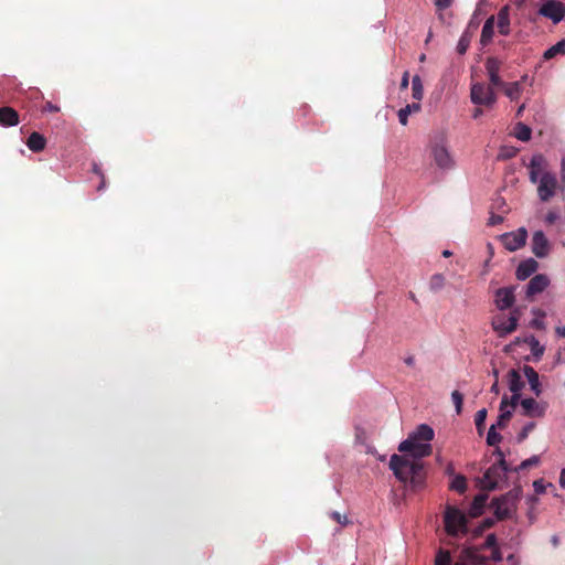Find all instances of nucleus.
Masks as SVG:
<instances>
[{"instance_id": "nucleus-1", "label": "nucleus", "mask_w": 565, "mask_h": 565, "mask_svg": "<svg viewBox=\"0 0 565 565\" xmlns=\"http://www.w3.org/2000/svg\"><path fill=\"white\" fill-rule=\"evenodd\" d=\"M390 468L399 481L406 482L409 480L414 490L423 487L425 471L422 461L409 459L407 455L399 456L395 454L391 457Z\"/></svg>"}, {"instance_id": "nucleus-2", "label": "nucleus", "mask_w": 565, "mask_h": 565, "mask_svg": "<svg viewBox=\"0 0 565 565\" xmlns=\"http://www.w3.org/2000/svg\"><path fill=\"white\" fill-rule=\"evenodd\" d=\"M430 157L435 164L443 170H450L455 166L447 145V137L444 132L435 134L429 141Z\"/></svg>"}, {"instance_id": "nucleus-3", "label": "nucleus", "mask_w": 565, "mask_h": 565, "mask_svg": "<svg viewBox=\"0 0 565 565\" xmlns=\"http://www.w3.org/2000/svg\"><path fill=\"white\" fill-rule=\"evenodd\" d=\"M522 495V489L515 487L492 500L491 505L498 520H505L513 516L516 512L518 502Z\"/></svg>"}, {"instance_id": "nucleus-4", "label": "nucleus", "mask_w": 565, "mask_h": 565, "mask_svg": "<svg viewBox=\"0 0 565 565\" xmlns=\"http://www.w3.org/2000/svg\"><path fill=\"white\" fill-rule=\"evenodd\" d=\"M445 530L451 536L468 533L466 514L455 508L447 507L444 514Z\"/></svg>"}, {"instance_id": "nucleus-5", "label": "nucleus", "mask_w": 565, "mask_h": 565, "mask_svg": "<svg viewBox=\"0 0 565 565\" xmlns=\"http://www.w3.org/2000/svg\"><path fill=\"white\" fill-rule=\"evenodd\" d=\"M470 98L475 105L492 107L497 103L494 87L484 83H475L471 85Z\"/></svg>"}, {"instance_id": "nucleus-6", "label": "nucleus", "mask_w": 565, "mask_h": 565, "mask_svg": "<svg viewBox=\"0 0 565 565\" xmlns=\"http://www.w3.org/2000/svg\"><path fill=\"white\" fill-rule=\"evenodd\" d=\"M398 451L407 455L409 459L420 461L422 458L431 454V446L429 444H420L414 440V438H407L399 444Z\"/></svg>"}, {"instance_id": "nucleus-7", "label": "nucleus", "mask_w": 565, "mask_h": 565, "mask_svg": "<svg viewBox=\"0 0 565 565\" xmlns=\"http://www.w3.org/2000/svg\"><path fill=\"white\" fill-rule=\"evenodd\" d=\"M519 316L518 310L512 311L510 316L498 315L492 320V327L500 337L507 335L516 329Z\"/></svg>"}, {"instance_id": "nucleus-8", "label": "nucleus", "mask_w": 565, "mask_h": 565, "mask_svg": "<svg viewBox=\"0 0 565 565\" xmlns=\"http://www.w3.org/2000/svg\"><path fill=\"white\" fill-rule=\"evenodd\" d=\"M511 470L512 469L509 467V465H500L499 462L493 463L483 473V488L488 490H494L502 477Z\"/></svg>"}, {"instance_id": "nucleus-9", "label": "nucleus", "mask_w": 565, "mask_h": 565, "mask_svg": "<svg viewBox=\"0 0 565 565\" xmlns=\"http://www.w3.org/2000/svg\"><path fill=\"white\" fill-rule=\"evenodd\" d=\"M539 14L551 19L553 23L557 24L565 18V4L561 1L547 0L539 9Z\"/></svg>"}, {"instance_id": "nucleus-10", "label": "nucleus", "mask_w": 565, "mask_h": 565, "mask_svg": "<svg viewBox=\"0 0 565 565\" xmlns=\"http://www.w3.org/2000/svg\"><path fill=\"white\" fill-rule=\"evenodd\" d=\"M527 232L521 227L514 232L504 233L500 236L502 245L510 252H515L525 245Z\"/></svg>"}, {"instance_id": "nucleus-11", "label": "nucleus", "mask_w": 565, "mask_h": 565, "mask_svg": "<svg viewBox=\"0 0 565 565\" xmlns=\"http://www.w3.org/2000/svg\"><path fill=\"white\" fill-rule=\"evenodd\" d=\"M556 178L552 173H543L540 179V183L537 186V193L542 201H548L554 194L556 189Z\"/></svg>"}, {"instance_id": "nucleus-12", "label": "nucleus", "mask_w": 565, "mask_h": 565, "mask_svg": "<svg viewBox=\"0 0 565 565\" xmlns=\"http://www.w3.org/2000/svg\"><path fill=\"white\" fill-rule=\"evenodd\" d=\"M501 61L497 57H488L484 64L488 77H489V85L493 86L494 88H500L501 85H504V82L500 77V70H501Z\"/></svg>"}, {"instance_id": "nucleus-13", "label": "nucleus", "mask_w": 565, "mask_h": 565, "mask_svg": "<svg viewBox=\"0 0 565 565\" xmlns=\"http://www.w3.org/2000/svg\"><path fill=\"white\" fill-rule=\"evenodd\" d=\"M515 287H502L495 291L494 302L499 310H505L513 306Z\"/></svg>"}, {"instance_id": "nucleus-14", "label": "nucleus", "mask_w": 565, "mask_h": 565, "mask_svg": "<svg viewBox=\"0 0 565 565\" xmlns=\"http://www.w3.org/2000/svg\"><path fill=\"white\" fill-rule=\"evenodd\" d=\"M551 244L542 231H536L532 237V252L539 258H544L548 255Z\"/></svg>"}, {"instance_id": "nucleus-15", "label": "nucleus", "mask_w": 565, "mask_h": 565, "mask_svg": "<svg viewBox=\"0 0 565 565\" xmlns=\"http://www.w3.org/2000/svg\"><path fill=\"white\" fill-rule=\"evenodd\" d=\"M550 285V278L545 274H537L532 277L526 286L525 296L527 299L533 298L535 295L544 291Z\"/></svg>"}, {"instance_id": "nucleus-16", "label": "nucleus", "mask_w": 565, "mask_h": 565, "mask_svg": "<svg viewBox=\"0 0 565 565\" xmlns=\"http://www.w3.org/2000/svg\"><path fill=\"white\" fill-rule=\"evenodd\" d=\"M520 404L523 408L524 415L530 417H541L544 415L546 409L545 404H540L532 397L523 398Z\"/></svg>"}, {"instance_id": "nucleus-17", "label": "nucleus", "mask_w": 565, "mask_h": 565, "mask_svg": "<svg viewBox=\"0 0 565 565\" xmlns=\"http://www.w3.org/2000/svg\"><path fill=\"white\" fill-rule=\"evenodd\" d=\"M527 79V76H522L521 81L505 83L500 88L503 89L504 95L512 102L518 100L523 92V82Z\"/></svg>"}, {"instance_id": "nucleus-18", "label": "nucleus", "mask_w": 565, "mask_h": 565, "mask_svg": "<svg viewBox=\"0 0 565 565\" xmlns=\"http://www.w3.org/2000/svg\"><path fill=\"white\" fill-rule=\"evenodd\" d=\"M20 122L19 114L10 106L0 107V126L13 127Z\"/></svg>"}, {"instance_id": "nucleus-19", "label": "nucleus", "mask_w": 565, "mask_h": 565, "mask_svg": "<svg viewBox=\"0 0 565 565\" xmlns=\"http://www.w3.org/2000/svg\"><path fill=\"white\" fill-rule=\"evenodd\" d=\"M539 264L535 259L529 258L521 262L516 268V278L519 280H525L531 277L537 269Z\"/></svg>"}, {"instance_id": "nucleus-20", "label": "nucleus", "mask_w": 565, "mask_h": 565, "mask_svg": "<svg viewBox=\"0 0 565 565\" xmlns=\"http://www.w3.org/2000/svg\"><path fill=\"white\" fill-rule=\"evenodd\" d=\"M508 395H503L502 401L500 403V415L498 417L497 423L494 424L497 428L503 429L507 427L509 420L512 417V411L508 409Z\"/></svg>"}, {"instance_id": "nucleus-21", "label": "nucleus", "mask_w": 565, "mask_h": 565, "mask_svg": "<svg viewBox=\"0 0 565 565\" xmlns=\"http://www.w3.org/2000/svg\"><path fill=\"white\" fill-rule=\"evenodd\" d=\"M523 373L527 379L531 390L534 392L536 396H540L542 390L537 372L532 366L524 365Z\"/></svg>"}, {"instance_id": "nucleus-22", "label": "nucleus", "mask_w": 565, "mask_h": 565, "mask_svg": "<svg viewBox=\"0 0 565 565\" xmlns=\"http://www.w3.org/2000/svg\"><path fill=\"white\" fill-rule=\"evenodd\" d=\"M28 148L33 152H40L45 149L46 139L43 135L34 131L32 132L26 140Z\"/></svg>"}, {"instance_id": "nucleus-23", "label": "nucleus", "mask_w": 565, "mask_h": 565, "mask_svg": "<svg viewBox=\"0 0 565 565\" xmlns=\"http://www.w3.org/2000/svg\"><path fill=\"white\" fill-rule=\"evenodd\" d=\"M544 163V158L541 154L533 156L530 163V180L532 183H537L540 174L542 172V167Z\"/></svg>"}, {"instance_id": "nucleus-24", "label": "nucleus", "mask_w": 565, "mask_h": 565, "mask_svg": "<svg viewBox=\"0 0 565 565\" xmlns=\"http://www.w3.org/2000/svg\"><path fill=\"white\" fill-rule=\"evenodd\" d=\"M434 429L426 425L422 424L419 425L416 430L408 436V438H414V440H424V441H430L434 438Z\"/></svg>"}, {"instance_id": "nucleus-25", "label": "nucleus", "mask_w": 565, "mask_h": 565, "mask_svg": "<svg viewBox=\"0 0 565 565\" xmlns=\"http://www.w3.org/2000/svg\"><path fill=\"white\" fill-rule=\"evenodd\" d=\"M493 33H494V17L491 15L486 20V22L482 26L480 43L483 46L488 45L493 38Z\"/></svg>"}, {"instance_id": "nucleus-26", "label": "nucleus", "mask_w": 565, "mask_h": 565, "mask_svg": "<svg viewBox=\"0 0 565 565\" xmlns=\"http://www.w3.org/2000/svg\"><path fill=\"white\" fill-rule=\"evenodd\" d=\"M509 388L512 393H520L524 386L520 373L512 369L508 373Z\"/></svg>"}, {"instance_id": "nucleus-27", "label": "nucleus", "mask_w": 565, "mask_h": 565, "mask_svg": "<svg viewBox=\"0 0 565 565\" xmlns=\"http://www.w3.org/2000/svg\"><path fill=\"white\" fill-rule=\"evenodd\" d=\"M420 110V104L419 103H412L406 105L404 108H401L398 110V120L399 122L405 126L407 125L408 116L413 113H418Z\"/></svg>"}, {"instance_id": "nucleus-28", "label": "nucleus", "mask_w": 565, "mask_h": 565, "mask_svg": "<svg viewBox=\"0 0 565 565\" xmlns=\"http://www.w3.org/2000/svg\"><path fill=\"white\" fill-rule=\"evenodd\" d=\"M487 499L488 497L486 494H478L472 503H471V508H470V515L472 518H476L478 515H480L482 513V510L483 508L486 507V503H487Z\"/></svg>"}, {"instance_id": "nucleus-29", "label": "nucleus", "mask_w": 565, "mask_h": 565, "mask_svg": "<svg viewBox=\"0 0 565 565\" xmlns=\"http://www.w3.org/2000/svg\"><path fill=\"white\" fill-rule=\"evenodd\" d=\"M498 29L502 35H508L510 32V20L507 8L500 10L498 14Z\"/></svg>"}, {"instance_id": "nucleus-30", "label": "nucleus", "mask_w": 565, "mask_h": 565, "mask_svg": "<svg viewBox=\"0 0 565 565\" xmlns=\"http://www.w3.org/2000/svg\"><path fill=\"white\" fill-rule=\"evenodd\" d=\"M471 39H472V32L467 29L460 36L459 41H458V44H457V52L458 54L462 55L467 52L469 45H470V42H471Z\"/></svg>"}, {"instance_id": "nucleus-31", "label": "nucleus", "mask_w": 565, "mask_h": 565, "mask_svg": "<svg viewBox=\"0 0 565 565\" xmlns=\"http://www.w3.org/2000/svg\"><path fill=\"white\" fill-rule=\"evenodd\" d=\"M557 54H565V40H562L554 44L553 46H551L550 49H547L544 52L543 57L544 60H551L555 57Z\"/></svg>"}, {"instance_id": "nucleus-32", "label": "nucleus", "mask_w": 565, "mask_h": 565, "mask_svg": "<svg viewBox=\"0 0 565 565\" xmlns=\"http://www.w3.org/2000/svg\"><path fill=\"white\" fill-rule=\"evenodd\" d=\"M532 131L526 125L519 122L515 127V137L521 141H529L531 139Z\"/></svg>"}, {"instance_id": "nucleus-33", "label": "nucleus", "mask_w": 565, "mask_h": 565, "mask_svg": "<svg viewBox=\"0 0 565 565\" xmlns=\"http://www.w3.org/2000/svg\"><path fill=\"white\" fill-rule=\"evenodd\" d=\"M450 488L459 493H463L467 489L466 478L461 475L456 476L450 483Z\"/></svg>"}, {"instance_id": "nucleus-34", "label": "nucleus", "mask_w": 565, "mask_h": 565, "mask_svg": "<svg viewBox=\"0 0 565 565\" xmlns=\"http://www.w3.org/2000/svg\"><path fill=\"white\" fill-rule=\"evenodd\" d=\"M412 90H413L414 99L420 100L423 98V84H422V79L418 75L413 77Z\"/></svg>"}, {"instance_id": "nucleus-35", "label": "nucleus", "mask_w": 565, "mask_h": 565, "mask_svg": "<svg viewBox=\"0 0 565 565\" xmlns=\"http://www.w3.org/2000/svg\"><path fill=\"white\" fill-rule=\"evenodd\" d=\"M529 344H530V349H531L532 354L536 359H540L543 355V353H544V347H542L540 344L539 340L536 338H534V337L530 338Z\"/></svg>"}, {"instance_id": "nucleus-36", "label": "nucleus", "mask_w": 565, "mask_h": 565, "mask_svg": "<svg viewBox=\"0 0 565 565\" xmlns=\"http://www.w3.org/2000/svg\"><path fill=\"white\" fill-rule=\"evenodd\" d=\"M501 439L502 436L499 433H497V426L492 425L488 431L487 444L489 446H495L501 441Z\"/></svg>"}, {"instance_id": "nucleus-37", "label": "nucleus", "mask_w": 565, "mask_h": 565, "mask_svg": "<svg viewBox=\"0 0 565 565\" xmlns=\"http://www.w3.org/2000/svg\"><path fill=\"white\" fill-rule=\"evenodd\" d=\"M445 285V277L441 274H435L429 280V287L433 291L440 290Z\"/></svg>"}, {"instance_id": "nucleus-38", "label": "nucleus", "mask_w": 565, "mask_h": 565, "mask_svg": "<svg viewBox=\"0 0 565 565\" xmlns=\"http://www.w3.org/2000/svg\"><path fill=\"white\" fill-rule=\"evenodd\" d=\"M486 419H487V409L482 408V409L478 411L475 416V424H476V427H477V430L479 431V434H481V431L484 427Z\"/></svg>"}, {"instance_id": "nucleus-39", "label": "nucleus", "mask_w": 565, "mask_h": 565, "mask_svg": "<svg viewBox=\"0 0 565 565\" xmlns=\"http://www.w3.org/2000/svg\"><path fill=\"white\" fill-rule=\"evenodd\" d=\"M539 462H540V457L539 456H532L531 458L523 460L513 470L516 471V472H519L521 470H526V469H529V468H531L533 466H536Z\"/></svg>"}, {"instance_id": "nucleus-40", "label": "nucleus", "mask_w": 565, "mask_h": 565, "mask_svg": "<svg viewBox=\"0 0 565 565\" xmlns=\"http://www.w3.org/2000/svg\"><path fill=\"white\" fill-rule=\"evenodd\" d=\"M451 399L455 404L456 413L459 415L462 412L463 395L459 391L451 393Z\"/></svg>"}, {"instance_id": "nucleus-41", "label": "nucleus", "mask_w": 565, "mask_h": 565, "mask_svg": "<svg viewBox=\"0 0 565 565\" xmlns=\"http://www.w3.org/2000/svg\"><path fill=\"white\" fill-rule=\"evenodd\" d=\"M534 427H535L534 423L526 424L521 429V431L518 434V441L522 443L523 440H525L527 438L529 434L534 429Z\"/></svg>"}, {"instance_id": "nucleus-42", "label": "nucleus", "mask_w": 565, "mask_h": 565, "mask_svg": "<svg viewBox=\"0 0 565 565\" xmlns=\"http://www.w3.org/2000/svg\"><path fill=\"white\" fill-rule=\"evenodd\" d=\"M497 546V536L491 533L488 534L483 544L481 545V548H495Z\"/></svg>"}, {"instance_id": "nucleus-43", "label": "nucleus", "mask_w": 565, "mask_h": 565, "mask_svg": "<svg viewBox=\"0 0 565 565\" xmlns=\"http://www.w3.org/2000/svg\"><path fill=\"white\" fill-rule=\"evenodd\" d=\"M520 393H512L511 398H508V407L513 412V409L516 407L518 403L520 402Z\"/></svg>"}, {"instance_id": "nucleus-44", "label": "nucleus", "mask_w": 565, "mask_h": 565, "mask_svg": "<svg viewBox=\"0 0 565 565\" xmlns=\"http://www.w3.org/2000/svg\"><path fill=\"white\" fill-rule=\"evenodd\" d=\"M454 0H435V6L438 11H443L451 6Z\"/></svg>"}, {"instance_id": "nucleus-45", "label": "nucleus", "mask_w": 565, "mask_h": 565, "mask_svg": "<svg viewBox=\"0 0 565 565\" xmlns=\"http://www.w3.org/2000/svg\"><path fill=\"white\" fill-rule=\"evenodd\" d=\"M331 518L338 523L345 525L348 524V519L345 515H341L339 512H332Z\"/></svg>"}, {"instance_id": "nucleus-46", "label": "nucleus", "mask_w": 565, "mask_h": 565, "mask_svg": "<svg viewBox=\"0 0 565 565\" xmlns=\"http://www.w3.org/2000/svg\"><path fill=\"white\" fill-rule=\"evenodd\" d=\"M502 222H503V216L502 215L491 214V216L489 217L488 224L493 226V225H498V224H500Z\"/></svg>"}, {"instance_id": "nucleus-47", "label": "nucleus", "mask_w": 565, "mask_h": 565, "mask_svg": "<svg viewBox=\"0 0 565 565\" xmlns=\"http://www.w3.org/2000/svg\"><path fill=\"white\" fill-rule=\"evenodd\" d=\"M493 455L498 457V462L500 465H508V462L505 461V458H504V454L502 452V450L499 447H497L493 450Z\"/></svg>"}, {"instance_id": "nucleus-48", "label": "nucleus", "mask_w": 565, "mask_h": 565, "mask_svg": "<svg viewBox=\"0 0 565 565\" xmlns=\"http://www.w3.org/2000/svg\"><path fill=\"white\" fill-rule=\"evenodd\" d=\"M490 559H492L493 562H500L502 559V553L499 550V547L492 548Z\"/></svg>"}, {"instance_id": "nucleus-49", "label": "nucleus", "mask_w": 565, "mask_h": 565, "mask_svg": "<svg viewBox=\"0 0 565 565\" xmlns=\"http://www.w3.org/2000/svg\"><path fill=\"white\" fill-rule=\"evenodd\" d=\"M93 171H94L96 174H98V175H100V177H102V182H100V184H99V186H98V190H102V189L105 186V179H104V175H103V173H102L100 167H99L98 164H96V163H95V164L93 166Z\"/></svg>"}, {"instance_id": "nucleus-50", "label": "nucleus", "mask_w": 565, "mask_h": 565, "mask_svg": "<svg viewBox=\"0 0 565 565\" xmlns=\"http://www.w3.org/2000/svg\"><path fill=\"white\" fill-rule=\"evenodd\" d=\"M557 218H558V214H557L556 212L551 211V212H548V213L546 214V216H545V222H546L547 224H553V223H555V221H556Z\"/></svg>"}, {"instance_id": "nucleus-51", "label": "nucleus", "mask_w": 565, "mask_h": 565, "mask_svg": "<svg viewBox=\"0 0 565 565\" xmlns=\"http://www.w3.org/2000/svg\"><path fill=\"white\" fill-rule=\"evenodd\" d=\"M43 109L45 111H50V113H57V111H60V107L54 105V104H52L51 102H46L44 107H43Z\"/></svg>"}, {"instance_id": "nucleus-52", "label": "nucleus", "mask_w": 565, "mask_h": 565, "mask_svg": "<svg viewBox=\"0 0 565 565\" xmlns=\"http://www.w3.org/2000/svg\"><path fill=\"white\" fill-rule=\"evenodd\" d=\"M408 83H409V73L404 72L402 81H401V88L406 89L408 87Z\"/></svg>"}, {"instance_id": "nucleus-53", "label": "nucleus", "mask_w": 565, "mask_h": 565, "mask_svg": "<svg viewBox=\"0 0 565 565\" xmlns=\"http://www.w3.org/2000/svg\"><path fill=\"white\" fill-rule=\"evenodd\" d=\"M490 392L498 395L500 390H499V382H498V379L494 380V383L491 385L490 387Z\"/></svg>"}, {"instance_id": "nucleus-54", "label": "nucleus", "mask_w": 565, "mask_h": 565, "mask_svg": "<svg viewBox=\"0 0 565 565\" xmlns=\"http://www.w3.org/2000/svg\"><path fill=\"white\" fill-rule=\"evenodd\" d=\"M532 326L536 329H544V322L540 319H534Z\"/></svg>"}, {"instance_id": "nucleus-55", "label": "nucleus", "mask_w": 565, "mask_h": 565, "mask_svg": "<svg viewBox=\"0 0 565 565\" xmlns=\"http://www.w3.org/2000/svg\"><path fill=\"white\" fill-rule=\"evenodd\" d=\"M559 486L565 489V469H563L561 471V476H559Z\"/></svg>"}, {"instance_id": "nucleus-56", "label": "nucleus", "mask_w": 565, "mask_h": 565, "mask_svg": "<svg viewBox=\"0 0 565 565\" xmlns=\"http://www.w3.org/2000/svg\"><path fill=\"white\" fill-rule=\"evenodd\" d=\"M555 331H556V333H557L559 337L565 338V326H563V327H556Z\"/></svg>"}, {"instance_id": "nucleus-57", "label": "nucleus", "mask_w": 565, "mask_h": 565, "mask_svg": "<svg viewBox=\"0 0 565 565\" xmlns=\"http://www.w3.org/2000/svg\"><path fill=\"white\" fill-rule=\"evenodd\" d=\"M404 362L409 365V366H413L415 364V358L413 355L411 356H407Z\"/></svg>"}, {"instance_id": "nucleus-58", "label": "nucleus", "mask_w": 565, "mask_h": 565, "mask_svg": "<svg viewBox=\"0 0 565 565\" xmlns=\"http://www.w3.org/2000/svg\"><path fill=\"white\" fill-rule=\"evenodd\" d=\"M524 109H525V104H522V105L518 108V110H516V114H515V115H516V117H521V116H522V114H523V111H524Z\"/></svg>"}, {"instance_id": "nucleus-59", "label": "nucleus", "mask_w": 565, "mask_h": 565, "mask_svg": "<svg viewBox=\"0 0 565 565\" xmlns=\"http://www.w3.org/2000/svg\"><path fill=\"white\" fill-rule=\"evenodd\" d=\"M482 113H483V111H482V109H481V108H476V109L473 110V115H472V116H473V118H478V117H480V116L482 115Z\"/></svg>"}, {"instance_id": "nucleus-60", "label": "nucleus", "mask_w": 565, "mask_h": 565, "mask_svg": "<svg viewBox=\"0 0 565 565\" xmlns=\"http://www.w3.org/2000/svg\"><path fill=\"white\" fill-rule=\"evenodd\" d=\"M535 491L540 492L543 490V488L540 486L539 481L534 482Z\"/></svg>"}, {"instance_id": "nucleus-61", "label": "nucleus", "mask_w": 565, "mask_h": 565, "mask_svg": "<svg viewBox=\"0 0 565 565\" xmlns=\"http://www.w3.org/2000/svg\"><path fill=\"white\" fill-rule=\"evenodd\" d=\"M492 373H493L494 379L499 380V371L497 369H493Z\"/></svg>"}, {"instance_id": "nucleus-62", "label": "nucleus", "mask_w": 565, "mask_h": 565, "mask_svg": "<svg viewBox=\"0 0 565 565\" xmlns=\"http://www.w3.org/2000/svg\"><path fill=\"white\" fill-rule=\"evenodd\" d=\"M450 255H451V252H449L447 249L443 252L444 257H449Z\"/></svg>"}, {"instance_id": "nucleus-63", "label": "nucleus", "mask_w": 565, "mask_h": 565, "mask_svg": "<svg viewBox=\"0 0 565 565\" xmlns=\"http://www.w3.org/2000/svg\"><path fill=\"white\" fill-rule=\"evenodd\" d=\"M491 525H492V521H490V520L484 521V526L486 527H489Z\"/></svg>"}, {"instance_id": "nucleus-64", "label": "nucleus", "mask_w": 565, "mask_h": 565, "mask_svg": "<svg viewBox=\"0 0 565 565\" xmlns=\"http://www.w3.org/2000/svg\"><path fill=\"white\" fill-rule=\"evenodd\" d=\"M507 559H508L509 562H513V561H514V555H513V554L509 555Z\"/></svg>"}]
</instances>
